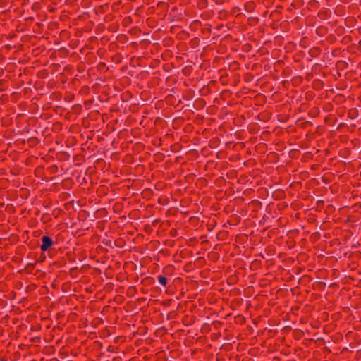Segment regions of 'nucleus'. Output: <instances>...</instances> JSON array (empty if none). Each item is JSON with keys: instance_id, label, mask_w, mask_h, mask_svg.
Listing matches in <instances>:
<instances>
[{"instance_id": "f257e3e1", "label": "nucleus", "mask_w": 361, "mask_h": 361, "mask_svg": "<svg viewBox=\"0 0 361 361\" xmlns=\"http://www.w3.org/2000/svg\"><path fill=\"white\" fill-rule=\"evenodd\" d=\"M42 241V244L40 248L42 251H46L53 243L51 238L48 236H43Z\"/></svg>"}, {"instance_id": "f03ea898", "label": "nucleus", "mask_w": 361, "mask_h": 361, "mask_svg": "<svg viewBox=\"0 0 361 361\" xmlns=\"http://www.w3.org/2000/svg\"><path fill=\"white\" fill-rule=\"evenodd\" d=\"M158 279L159 282L163 286H166L167 283V279L163 276H159Z\"/></svg>"}]
</instances>
